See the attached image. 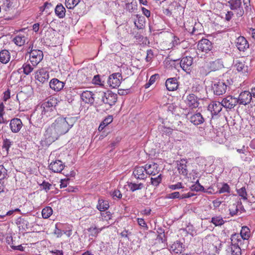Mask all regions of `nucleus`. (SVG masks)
<instances>
[{
    "instance_id": "9",
    "label": "nucleus",
    "mask_w": 255,
    "mask_h": 255,
    "mask_svg": "<svg viewBox=\"0 0 255 255\" xmlns=\"http://www.w3.org/2000/svg\"><path fill=\"white\" fill-rule=\"evenodd\" d=\"M230 239V243L233 244L235 246H238L241 250L242 248L244 250V248H246L247 245L248 243V240L241 238V236L238 234L232 235Z\"/></svg>"
},
{
    "instance_id": "42",
    "label": "nucleus",
    "mask_w": 255,
    "mask_h": 255,
    "mask_svg": "<svg viewBox=\"0 0 255 255\" xmlns=\"http://www.w3.org/2000/svg\"><path fill=\"white\" fill-rule=\"evenodd\" d=\"M211 222L213 223L215 226H221L225 223L223 218L221 216H215L211 219Z\"/></svg>"
},
{
    "instance_id": "14",
    "label": "nucleus",
    "mask_w": 255,
    "mask_h": 255,
    "mask_svg": "<svg viewBox=\"0 0 255 255\" xmlns=\"http://www.w3.org/2000/svg\"><path fill=\"white\" fill-rule=\"evenodd\" d=\"M212 48V44L210 41L206 38L200 40L198 44V49L203 52L207 53Z\"/></svg>"
},
{
    "instance_id": "55",
    "label": "nucleus",
    "mask_w": 255,
    "mask_h": 255,
    "mask_svg": "<svg viewBox=\"0 0 255 255\" xmlns=\"http://www.w3.org/2000/svg\"><path fill=\"white\" fill-rule=\"evenodd\" d=\"M12 141H11L9 139H5L3 141V148H4L6 151H8L9 147L11 146L12 144Z\"/></svg>"
},
{
    "instance_id": "5",
    "label": "nucleus",
    "mask_w": 255,
    "mask_h": 255,
    "mask_svg": "<svg viewBox=\"0 0 255 255\" xmlns=\"http://www.w3.org/2000/svg\"><path fill=\"white\" fill-rule=\"evenodd\" d=\"M59 136L53 124L46 129L42 141L45 145H50Z\"/></svg>"
},
{
    "instance_id": "7",
    "label": "nucleus",
    "mask_w": 255,
    "mask_h": 255,
    "mask_svg": "<svg viewBox=\"0 0 255 255\" xmlns=\"http://www.w3.org/2000/svg\"><path fill=\"white\" fill-rule=\"evenodd\" d=\"M123 80L122 74L119 72L111 75L108 79V84L113 88L119 87Z\"/></svg>"
},
{
    "instance_id": "59",
    "label": "nucleus",
    "mask_w": 255,
    "mask_h": 255,
    "mask_svg": "<svg viewBox=\"0 0 255 255\" xmlns=\"http://www.w3.org/2000/svg\"><path fill=\"white\" fill-rule=\"evenodd\" d=\"M92 82L96 85H103V84L101 83V79L99 75H96L94 77L92 80Z\"/></svg>"
},
{
    "instance_id": "54",
    "label": "nucleus",
    "mask_w": 255,
    "mask_h": 255,
    "mask_svg": "<svg viewBox=\"0 0 255 255\" xmlns=\"http://www.w3.org/2000/svg\"><path fill=\"white\" fill-rule=\"evenodd\" d=\"M192 191H200L204 190V187L200 184H194L192 185L191 187Z\"/></svg>"
},
{
    "instance_id": "21",
    "label": "nucleus",
    "mask_w": 255,
    "mask_h": 255,
    "mask_svg": "<svg viewBox=\"0 0 255 255\" xmlns=\"http://www.w3.org/2000/svg\"><path fill=\"white\" fill-rule=\"evenodd\" d=\"M236 45L241 51H245L249 47V44L246 39L243 36H239L237 38Z\"/></svg>"
},
{
    "instance_id": "52",
    "label": "nucleus",
    "mask_w": 255,
    "mask_h": 255,
    "mask_svg": "<svg viewBox=\"0 0 255 255\" xmlns=\"http://www.w3.org/2000/svg\"><path fill=\"white\" fill-rule=\"evenodd\" d=\"M102 216V220L109 221L112 219V214L110 212H106L104 213H101Z\"/></svg>"
},
{
    "instance_id": "13",
    "label": "nucleus",
    "mask_w": 255,
    "mask_h": 255,
    "mask_svg": "<svg viewBox=\"0 0 255 255\" xmlns=\"http://www.w3.org/2000/svg\"><path fill=\"white\" fill-rule=\"evenodd\" d=\"M228 3L231 9L239 11L237 13L238 16L240 17L243 15L244 11L241 7V0H230L228 1Z\"/></svg>"
},
{
    "instance_id": "22",
    "label": "nucleus",
    "mask_w": 255,
    "mask_h": 255,
    "mask_svg": "<svg viewBox=\"0 0 255 255\" xmlns=\"http://www.w3.org/2000/svg\"><path fill=\"white\" fill-rule=\"evenodd\" d=\"M22 125L21 120L18 118L11 120L9 124L10 129L14 133L18 132L21 128Z\"/></svg>"
},
{
    "instance_id": "48",
    "label": "nucleus",
    "mask_w": 255,
    "mask_h": 255,
    "mask_svg": "<svg viewBox=\"0 0 255 255\" xmlns=\"http://www.w3.org/2000/svg\"><path fill=\"white\" fill-rule=\"evenodd\" d=\"M229 210L232 216L237 215L238 213L237 202L230 205Z\"/></svg>"
},
{
    "instance_id": "17",
    "label": "nucleus",
    "mask_w": 255,
    "mask_h": 255,
    "mask_svg": "<svg viewBox=\"0 0 255 255\" xmlns=\"http://www.w3.org/2000/svg\"><path fill=\"white\" fill-rule=\"evenodd\" d=\"M145 166L135 167L133 171V175L137 179H145L147 174L146 173Z\"/></svg>"
},
{
    "instance_id": "3",
    "label": "nucleus",
    "mask_w": 255,
    "mask_h": 255,
    "mask_svg": "<svg viewBox=\"0 0 255 255\" xmlns=\"http://www.w3.org/2000/svg\"><path fill=\"white\" fill-rule=\"evenodd\" d=\"M233 81L231 79H222L213 82L212 90L214 94L222 95L225 93L228 89H230Z\"/></svg>"
},
{
    "instance_id": "8",
    "label": "nucleus",
    "mask_w": 255,
    "mask_h": 255,
    "mask_svg": "<svg viewBox=\"0 0 255 255\" xmlns=\"http://www.w3.org/2000/svg\"><path fill=\"white\" fill-rule=\"evenodd\" d=\"M252 100V94L250 91L246 90L241 92L237 98L238 103L244 106L249 104Z\"/></svg>"
},
{
    "instance_id": "62",
    "label": "nucleus",
    "mask_w": 255,
    "mask_h": 255,
    "mask_svg": "<svg viewBox=\"0 0 255 255\" xmlns=\"http://www.w3.org/2000/svg\"><path fill=\"white\" fill-rule=\"evenodd\" d=\"M214 208H218L222 203V201L219 199H216L212 202Z\"/></svg>"
},
{
    "instance_id": "18",
    "label": "nucleus",
    "mask_w": 255,
    "mask_h": 255,
    "mask_svg": "<svg viewBox=\"0 0 255 255\" xmlns=\"http://www.w3.org/2000/svg\"><path fill=\"white\" fill-rule=\"evenodd\" d=\"M48 167L53 172L60 173L63 170L65 165L61 160H56L51 162Z\"/></svg>"
},
{
    "instance_id": "26",
    "label": "nucleus",
    "mask_w": 255,
    "mask_h": 255,
    "mask_svg": "<svg viewBox=\"0 0 255 255\" xmlns=\"http://www.w3.org/2000/svg\"><path fill=\"white\" fill-rule=\"evenodd\" d=\"M226 255H241V249L238 246L231 243L227 247Z\"/></svg>"
},
{
    "instance_id": "12",
    "label": "nucleus",
    "mask_w": 255,
    "mask_h": 255,
    "mask_svg": "<svg viewBox=\"0 0 255 255\" xmlns=\"http://www.w3.org/2000/svg\"><path fill=\"white\" fill-rule=\"evenodd\" d=\"M221 102L224 107L229 109L234 108L238 104L237 98L231 95L224 98Z\"/></svg>"
},
{
    "instance_id": "56",
    "label": "nucleus",
    "mask_w": 255,
    "mask_h": 255,
    "mask_svg": "<svg viewBox=\"0 0 255 255\" xmlns=\"http://www.w3.org/2000/svg\"><path fill=\"white\" fill-rule=\"evenodd\" d=\"M112 196L114 199H121L122 197V194L120 190H115L112 192Z\"/></svg>"
},
{
    "instance_id": "33",
    "label": "nucleus",
    "mask_w": 255,
    "mask_h": 255,
    "mask_svg": "<svg viewBox=\"0 0 255 255\" xmlns=\"http://www.w3.org/2000/svg\"><path fill=\"white\" fill-rule=\"evenodd\" d=\"M27 40V36L21 34L16 35L13 39V41L14 43L19 46L24 45Z\"/></svg>"
},
{
    "instance_id": "20",
    "label": "nucleus",
    "mask_w": 255,
    "mask_h": 255,
    "mask_svg": "<svg viewBox=\"0 0 255 255\" xmlns=\"http://www.w3.org/2000/svg\"><path fill=\"white\" fill-rule=\"evenodd\" d=\"M187 162L185 160L182 159L177 162V170L179 173L184 177H187L188 174Z\"/></svg>"
},
{
    "instance_id": "27",
    "label": "nucleus",
    "mask_w": 255,
    "mask_h": 255,
    "mask_svg": "<svg viewBox=\"0 0 255 255\" xmlns=\"http://www.w3.org/2000/svg\"><path fill=\"white\" fill-rule=\"evenodd\" d=\"M165 86L166 89L169 91L176 90L178 87L177 79L176 78L167 79L165 82Z\"/></svg>"
},
{
    "instance_id": "25",
    "label": "nucleus",
    "mask_w": 255,
    "mask_h": 255,
    "mask_svg": "<svg viewBox=\"0 0 255 255\" xmlns=\"http://www.w3.org/2000/svg\"><path fill=\"white\" fill-rule=\"evenodd\" d=\"M81 98L85 103L92 104L94 102V94L89 91H84L81 95Z\"/></svg>"
},
{
    "instance_id": "23",
    "label": "nucleus",
    "mask_w": 255,
    "mask_h": 255,
    "mask_svg": "<svg viewBox=\"0 0 255 255\" xmlns=\"http://www.w3.org/2000/svg\"><path fill=\"white\" fill-rule=\"evenodd\" d=\"M16 224L18 226L20 230L26 231L32 226L29 223L27 218H18L16 221Z\"/></svg>"
},
{
    "instance_id": "31",
    "label": "nucleus",
    "mask_w": 255,
    "mask_h": 255,
    "mask_svg": "<svg viewBox=\"0 0 255 255\" xmlns=\"http://www.w3.org/2000/svg\"><path fill=\"white\" fill-rule=\"evenodd\" d=\"M234 67L239 72H242L243 73L248 72V67L245 65L244 62L241 61L239 60L235 61Z\"/></svg>"
},
{
    "instance_id": "50",
    "label": "nucleus",
    "mask_w": 255,
    "mask_h": 255,
    "mask_svg": "<svg viewBox=\"0 0 255 255\" xmlns=\"http://www.w3.org/2000/svg\"><path fill=\"white\" fill-rule=\"evenodd\" d=\"M160 231L161 232L160 233H159V234L157 237L156 240L159 242H161L162 243H164L166 241V237H165V236L164 234V232L162 229H160Z\"/></svg>"
},
{
    "instance_id": "2",
    "label": "nucleus",
    "mask_w": 255,
    "mask_h": 255,
    "mask_svg": "<svg viewBox=\"0 0 255 255\" xmlns=\"http://www.w3.org/2000/svg\"><path fill=\"white\" fill-rule=\"evenodd\" d=\"M57 103L58 100L56 98L49 97L40 106L37 107L36 111L41 112L42 117L53 116L55 114V107Z\"/></svg>"
},
{
    "instance_id": "40",
    "label": "nucleus",
    "mask_w": 255,
    "mask_h": 255,
    "mask_svg": "<svg viewBox=\"0 0 255 255\" xmlns=\"http://www.w3.org/2000/svg\"><path fill=\"white\" fill-rule=\"evenodd\" d=\"M36 66L31 65L28 62H27L23 64L21 68L23 69V72L24 74L28 75L33 71L34 68Z\"/></svg>"
},
{
    "instance_id": "60",
    "label": "nucleus",
    "mask_w": 255,
    "mask_h": 255,
    "mask_svg": "<svg viewBox=\"0 0 255 255\" xmlns=\"http://www.w3.org/2000/svg\"><path fill=\"white\" fill-rule=\"evenodd\" d=\"M63 233L68 237H70L72 233V227L71 226H68L65 230H63Z\"/></svg>"
},
{
    "instance_id": "61",
    "label": "nucleus",
    "mask_w": 255,
    "mask_h": 255,
    "mask_svg": "<svg viewBox=\"0 0 255 255\" xmlns=\"http://www.w3.org/2000/svg\"><path fill=\"white\" fill-rule=\"evenodd\" d=\"M63 231H62L61 229H58L57 227V225H56L54 233L56 236V237L57 238H60L63 235Z\"/></svg>"
},
{
    "instance_id": "39",
    "label": "nucleus",
    "mask_w": 255,
    "mask_h": 255,
    "mask_svg": "<svg viewBox=\"0 0 255 255\" xmlns=\"http://www.w3.org/2000/svg\"><path fill=\"white\" fill-rule=\"evenodd\" d=\"M239 235L241 236V238L248 241V239L251 236V232L250 229L247 226L243 227Z\"/></svg>"
},
{
    "instance_id": "24",
    "label": "nucleus",
    "mask_w": 255,
    "mask_h": 255,
    "mask_svg": "<svg viewBox=\"0 0 255 255\" xmlns=\"http://www.w3.org/2000/svg\"><path fill=\"white\" fill-rule=\"evenodd\" d=\"M49 86L51 89L58 92L63 88L64 83L56 78H53L50 81Z\"/></svg>"
},
{
    "instance_id": "28",
    "label": "nucleus",
    "mask_w": 255,
    "mask_h": 255,
    "mask_svg": "<svg viewBox=\"0 0 255 255\" xmlns=\"http://www.w3.org/2000/svg\"><path fill=\"white\" fill-rule=\"evenodd\" d=\"M106 228V227L105 226L98 228L95 225H92L87 229L88 232L89 233V236L92 237L91 239H92L93 237H97L98 234Z\"/></svg>"
},
{
    "instance_id": "36",
    "label": "nucleus",
    "mask_w": 255,
    "mask_h": 255,
    "mask_svg": "<svg viewBox=\"0 0 255 255\" xmlns=\"http://www.w3.org/2000/svg\"><path fill=\"white\" fill-rule=\"evenodd\" d=\"M223 67V62L221 59H217L209 63V68L211 71H216Z\"/></svg>"
},
{
    "instance_id": "15",
    "label": "nucleus",
    "mask_w": 255,
    "mask_h": 255,
    "mask_svg": "<svg viewBox=\"0 0 255 255\" xmlns=\"http://www.w3.org/2000/svg\"><path fill=\"white\" fill-rule=\"evenodd\" d=\"M35 78L39 82L44 83L49 78V73L44 69H41L35 72Z\"/></svg>"
},
{
    "instance_id": "4",
    "label": "nucleus",
    "mask_w": 255,
    "mask_h": 255,
    "mask_svg": "<svg viewBox=\"0 0 255 255\" xmlns=\"http://www.w3.org/2000/svg\"><path fill=\"white\" fill-rule=\"evenodd\" d=\"M117 95L110 90L105 92H99L98 93V98L101 100V102L108 106V108L115 104L117 101Z\"/></svg>"
},
{
    "instance_id": "1",
    "label": "nucleus",
    "mask_w": 255,
    "mask_h": 255,
    "mask_svg": "<svg viewBox=\"0 0 255 255\" xmlns=\"http://www.w3.org/2000/svg\"><path fill=\"white\" fill-rule=\"evenodd\" d=\"M76 121L74 117L58 118L53 123V126L56 129L59 135L67 133L73 127Z\"/></svg>"
},
{
    "instance_id": "57",
    "label": "nucleus",
    "mask_w": 255,
    "mask_h": 255,
    "mask_svg": "<svg viewBox=\"0 0 255 255\" xmlns=\"http://www.w3.org/2000/svg\"><path fill=\"white\" fill-rule=\"evenodd\" d=\"M169 188L171 190H176L182 188V186L181 183L178 182L176 184L170 185Z\"/></svg>"
},
{
    "instance_id": "45",
    "label": "nucleus",
    "mask_w": 255,
    "mask_h": 255,
    "mask_svg": "<svg viewBox=\"0 0 255 255\" xmlns=\"http://www.w3.org/2000/svg\"><path fill=\"white\" fill-rule=\"evenodd\" d=\"M52 209L50 207H47L42 210V216L44 219L48 218L52 214Z\"/></svg>"
},
{
    "instance_id": "16",
    "label": "nucleus",
    "mask_w": 255,
    "mask_h": 255,
    "mask_svg": "<svg viewBox=\"0 0 255 255\" xmlns=\"http://www.w3.org/2000/svg\"><path fill=\"white\" fill-rule=\"evenodd\" d=\"M223 107L222 102L215 101L209 105L208 109L212 116H216L222 111Z\"/></svg>"
},
{
    "instance_id": "6",
    "label": "nucleus",
    "mask_w": 255,
    "mask_h": 255,
    "mask_svg": "<svg viewBox=\"0 0 255 255\" xmlns=\"http://www.w3.org/2000/svg\"><path fill=\"white\" fill-rule=\"evenodd\" d=\"M43 57V54L41 50H31L29 53V62L33 66H37L42 60Z\"/></svg>"
},
{
    "instance_id": "44",
    "label": "nucleus",
    "mask_w": 255,
    "mask_h": 255,
    "mask_svg": "<svg viewBox=\"0 0 255 255\" xmlns=\"http://www.w3.org/2000/svg\"><path fill=\"white\" fill-rule=\"evenodd\" d=\"M80 1V0H65V5L68 9H73Z\"/></svg>"
},
{
    "instance_id": "51",
    "label": "nucleus",
    "mask_w": 255,
    "mask_h": 255,
    "mask_svg": "<svg viewBox=\"0 0 255 255\" xmlns=\"http://www.w3.org/2000/svg\"><path fill=\"white\" fill-rule=\"evenodd\" d=\"M166 198L169 199H181V195L179 192H174L167 194L166 196Z\"/></svg>"
},
{
    "instance_id": "34",
    "label": "nucleus",
    "mask_w": 255,
    "mask_h": 255,
    "mask_svg": "<svg viewBox=\"0 0 255 255\" xmlns=\"http://www.w3.org/2000/svg\"><path fill=\"white\" fill-rule=\"evenodd\" d=\"M96 207L101 212L105 211L109 208V202L107 200H104L103 199L100 198L98 200Z\"/></svg>"
},
{
    "instance_id": "30",
    "label": "nucleus",
    "mask_w": 255,
    "mask_h": 255,
    "mask_svg": "<svg viewBox=\"0 0 255 255\" xmlns=\"http://www.w3.org/2000/svg\"><path fill=\"white\" fill-rule=\"evenodd\" d=\"M184 249V245L180 242L176 241L172 244L170 247V251L171 253L175 254H180Z\"/></svg>"
},
{
    "instance_id": "53",
    "label": "nucleus",
    "mask_w": 255,
    "mask_h": 255,
    "mask_svg": "<svg viewBox=\"0 0 255 255\" xmlns=\"http://www.w3.org/2000/svg\"><path fill=\"white\" fill-rule=\"evenodd\" d=\"M40 186L46 192L49 191L52 187V185L49 182H46L45 181H43V182L40 184Z\"/></svg>"
},
{
    "instance_id": "35",
    "label": "nucleus",
    "mask_w": 255,
    "mask_h": 255,
    "mask_svg": "<svg viewBox=\"0 0 255 255\" xmlns=\"http://www.w3.org/2000/svg\"><path fill=\"white\" fill-rule=\"evenodd\" d=\"M218 241L217 237L213 235H209L206 236L203 240V243L204 244H209V249L214 250L215 248H217L216 246H214L212 241Z\"/></svg>"
},
{
    "instance_id": "58",
    "label": "nucleus",
    "mask_w": 255,
    "mask_h": 255,
    "mask_svg": "<svg viewBox=\"0 0 255 255\" xmlns=\"http://www.w3.org/2000/svg\"><path fill=\"white\" fill-rule=\"evenodd\" d=\"M7 191V189L5 188V181L0 180V194Z\"/></svg>"
},
{
    "instance_id": "47",
    "label": "nucleus",
    "mask_w": 255,
    "mask_h": 255,
    "mask_svg": "<svg viewBox=\"0 0 255 255\" xmlns=\"http://www.w3.org/2000/svg\"><path fill=\"white\" fill-rule=\"evenodd\" d=\"M238 195L241 197L244 200H248V194L245 187H243L237 190Z\"/></svg>"
},
{
    "instance_id": "49",
    "label": "nucleus",
    "mask_w": 255,
    "mask_h": 255,
    "mask_svg": "<svg viewBox=\"0 0 255 255\" xmlns=\"http://www.w3.org/2000/svg\"><path fill=\"white\" fill-rule=\"evenodd\" d=\"M7 176V170L3 165H0V180L4 181Z\"/></svg>"
},
{
    "instance_id": "43",
    "label": "nucleus",
    "mask_w": 255,
    "mask_h": 255,
    "mask_svg": "<svg viewBox=\"0 0 255 255\" xmlns=\"http://www.w3.org/2000/svg\"><path fill=\"white\" fill-rule=\"evenodd\" d=\"M113 119L112 116H109L100 124L98 128L99 130H102L105 127L112 123Z\"/></svg>"
},
{
    "instance_id": "63",
    "label": "nucleus",
    "mask_w": 255,
    "mask_h": 255,
    "mask_svg": "<svg viewBox=\"0 0 255 255\" xmlns=\"http://www.w3.org/2000/svg\"><path fill=\"white\" fill-rule=\"evenodd\" d=\"M10 98V91L7 90L3 93V100L6 101L8 99Z\"/></svg>"
},
{
    "instance_id": "19",
    "label": "nucleus",
    "mask_w": 255,
    "mask_h": 255,
    "mask_svg": "<svg viewBox=\"0 0 255 255\" xmlns=\"http://www.w3.org/2000/svg\"><path fill=\"white\" fill-rule=\"evenodd\" d=\"M145 166L146 170V173L147 175L154 176L159 172L160 168L156 163L152 162L150 164H146Z\"/></svg>"
},
{
    "instance_id": "41",
    "label": "nucleus",
    "mask_w": 255,
    "mask_h": 255,
    "mask_svg": "<svg viewBox=\"0 0 255 255\" xmlns=\"http://www.w3.org/2000/svg\"><path fill=\"white\" fill-rule=\"evenodd\" d=\"M218 189V191L217 192L220 194L224 193H230V188L227 183H222L221 187L219 185Z\"/></svg>"
},
{
    "instance_id": "37",
    "label": "nucleus",
    "mask_w": 255,
    "mask_h": 255,
    "mask_svg": "<svg viewBox=\"0 0 255 255\" xmlns=\"http://www.w3.org/2000/svg\"><path fill=\"white\" fill-rule=\"evenodd\" d=\"M10 56L9 51L7 50H2L0 52V62L3 64H6L10 60Z\"/></svg>"
},
{
    "instance_id": "11",
    "label": "nucleus",
    "mask_w": 255,
    "mask_h": 255,
    "mask_svg": "<svg viewBox=\"0 0 255 255\" xmlns=\"http://www.w3.org/2000/svg\"><path fill=\"white\" fill-rule=\"evenodd\" d=\"M199 99L193 94H190L187 96L185 103L186 105L191 109L197 108L199 105Z\"/></svg>"
},
{
    "instance_id": "46",
    "label": "nucleus",
    "mask_w": 255,
    "mask_h": 255,
    "mask_svg": "<svg viewBox=\"0 0 255 255\" xmlns=\"http://www.w3.org/2000/svg\"><path fill=\"white\" fill-rule=\"evenodd\" d=\"M162 179V175L160 174L157 177L150 178L151 184L154 186H157L161 182Z\"/></svg>"
},
{
    "instance_id": "38",
    "label": "nucleus",
    "mask_w": 255,
    "mask_h": 255,
    "mask_svg": "<svg viewBox=\"0 0 255 255\" xmlns=\"http://www.w3.org/2000/svg\"><path fill=\"white\" fill-rule=\"evenodd\" d=\"M66 10L63 5L60 3L55 8V13L59 18H63L65 16Z\"/></svg>"
},
{
    "instance_id": "10",
    "label": "nucleus",
    "mask_w": 255,
    "mask_h": 255,
    "mask_svg": "<svg viewBox=\"0 0 255 255\" xmlns=\"http://www.w3.org/2000/svg\"><path fill=\"white\" fill-rule=\"evenodd\" d=\"M193 58L190 56L183 57L180 62L181 68L187 73H189L192 69Z\"/></svg>"
},
{
    "instance_id": "64",
    "label": "nucleus",
    "mask_w": 255,
    "mask_h": 255,
    "mask_svg": "<svg viewBox=\"0 0 255 255\" xmlns=\"http://www.w3.org/2000/svg\"><path fill=\"white\" fill-rule=\"evenodd\" d=\"M238 204V212L242 213L245 211V210L242 205V203L241 201H238L237 202Z\"/></svg>"
},
{
    "instance_id": "29",
    "label": "nucleus",
    "mask_w": 255,
    "mask_h": 255,
    "mask_svg": "<svg viewBox=\"0 0 255 255\" xmlns=\"http://www.w3.org/2000/svg\"><path fill=\"white\" fill-rule=\"evenodd\" d=\"M190 121L194 125H199L204 123V119L200 113H197L192 115L190 117Z\"/></svg>"
},
{
    "instance_id": "32",
    "label": "nucleus",
    "mask_w": 255,
    "mask_h": 255,
    "mask_svg": "<svg viewBox=\"0 0 255 255\" xmlns=\"http://www.w3.org/2000/svg\"><path fill=\"white\" fill-rule=\"evenodd\" d=\"M127 185L129 189V190L131 192L140 190L144 188V185L142 183L128 182Z\"/></svg>"
}]
</instances>
